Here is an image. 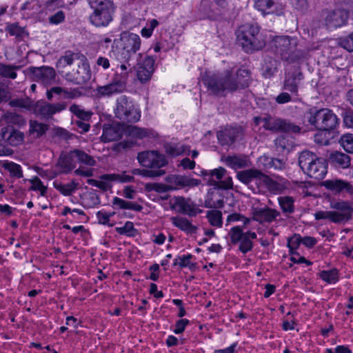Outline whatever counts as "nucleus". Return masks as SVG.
<instances>
[{
  "label": "nucleus",
  "instance_id": "f257e3e1",
  "mask_svg": "<svg viewBox=\"0 0 353 353\" xmlns=\"http://www.w3.org/2000/svg\"><path fill=\"white\" fill-rule=\"evenodd\" d=\"M202 80L212 94L225 97L248 86L250 71L245 68L227 70L220 74H206Z\"/></svg>",
  "mask_w": 353,
  "mask_h": 353
},
{
  "label": "nucleus",
  "instance_id": "f03ea898",
  "mask_svg": "<svg viewBox=\"0 0 353 353\" xmlns=\"http://www.w3.org/2000/svg\"><path fill=\"white\" fill-rule=\"evenodd\" d=\"M75 63L77 69L65 74V79L74 84L81 85L91 78L90 65L86 57L79 52L67 50L57 61V67L64 68Z\"/></svg>",
  "mask_w": 353,
  "mask_h": 353
},
{
  "label": "nucleus",
  "instance_id": "7ed1b4c3",
  "mask_svg": "<svg viewBox=\"0 0 353 353\" xmlns=\"http://www.w3.org/2000/svg\"><path fill=\"white\" fill-rule=\"evenodd\" d=\"M274 52L289 63H295L303 60L305 52L298 48L297 39L289 36H276L272 41Z\"/></svg>",
  "mask_w": 353,
  "mask_h": 353
},
{
  "label": "nucleus",
  "instance_id": "20e7f679",
  "mask_svg": "<svg viewBox=\"0 0 353 353\" xmlns=\"http://www.w3.org/2000/svg\"><path fill=\"white\" fill-rule=\"evenodd\" d=\"M237 41L246 52L260 50L265 46V41L256 24L241 26L237 30Z\"/></svg>",
  "mask_w": 353,
  "mask_h": 353
},
{
  "label": "nucleus",
  "instance_id": "39448f33",
  "mask_svg": "<svg viewBox=\"0 0 353 353\" xmlns=\"http://www.w3.org/2000/svg\"><path fill=\"white\" fill-rule=\"evenodd\" d=\"M124 134L133 138L143 139L150 135V131L135 125L125 126L120 123H113L103 125L101 138L103 142L115 141L120 139Z\"/></svg>",
  "mask_w": 353,
  "mask_h": 353
},
{
  "label": "nucleus",
  "instance_id": "423d86ee",
  "mask_svg": "<svg viewBox=\"0 0 353 353\" xmlns=\"http://www.w3.org/2000/svg\"><path fill=\"white\" fill-rule=\"evenodd\" d=\"M310 125L321 131H330L339 124V119L332 110L328 108H310L305 114Z\"/></svg>",
  "mask_w": 353,
  "mask_h": 353
},
{
  "label": "nucleus",
  "instance_id": "0eeeda50",
  "mask_svg": "<svg viewBox=\"0 0 353 353\" xmlns=\"http://www.w3.org/2000/svg\"><path fill=\"white\" fill-rule=\"evenodd\" d=\"M299 165L310 178L323 179L327 174V163L310 151L305 150L300 153Z\"/></svg>",
  "mask_w": 353,
  "mask_h": 353
},
{
  "label": "nucleus",
  "instance_id": "6e6552de",
  "mask_svg": "<svg viewBox=\"0 0 353 353\" xmlns=\"http://www.w3.org/2000/svg\"><path fill=\"white\" fill-rule=\"evenodd\" d=\"M254 121L256 125L263 123V127L272 132H292L297 133L301 131V128L290 122L288 120L278 117H274L270 115H266L263 117H255Z\"/></svg>",
  "mask_w": 353,
  "mask_h": 353
},
{
  "label": "nucleus",
  "instance_id": "1a4fd4ad",
  "mask_svg": "<svg viewBox=\"0 0 353 353\" xmlns=\"http://www.w3.org/2000/svg\"><path fill=\"white\" fill-rule=\"evenodd\" d=\"M121 40L123 46L117 52V60L126 62L137 61L138 57L141 55L140 53H137L141 46V39L139 36L134 33H130L123 36Z\"/></svg>",
  "mask_w": 353,
  "mask_h": 353
},
{
  "label": "nucleus",
  "instance_id": "9d476101",
  "mask_svg": "<svg viewBox=\"0 0 353 353\" xmlns=\"http://www.w3.org/2000/svg\"><path fill=\"white\" fill-rule=\"evenodd\" d=\"M114 114L117 119L128 123L137 122L141 117L140 112L125 95H121L117 99Z\"/></svg>",
  "mask_w": 353,
  "mask_h": 353
},
{
  "label": "nucleus",
  "instance_id": "9b49d317",
  "mask_svg": "<svg viewBox=\"0 0 353 353\" xmlns=\"http://www.w3.org/2000/svg\"><path fill=\"white\" fill-rule=\"evenodd\" d=\"M228 235L232 244H238L239 250L242 254H246L253 249V240L257 237L256 232L250 230L243 232V229L239 226L232 228L229 231Z\"/></svg>",
  "mask_w": 353,
  "mask_h": 353
},
{
  "label": "nucleus",
  "instance_id": "f8f14e48",
  "mask_svg": "<svg viewBox=\"0 0 353 353\" xmlns=\"http://www.w3.org/2000/svg\"><path fill=\"white\" fill-rule=\"evenodd\" d=\"M236 178L243 184L249 185L254 181L257 186H265L272 188L276 185V182L268 175L255 168L239 171Z\"/></svg>",
  "mask_w": 353,
  "mask_h": 353
},
{
  "label": "nucleus",
  "instance_id": "ddd939ff",
  "mask_svg": "<svg viewBox=\"0 0 353 353\" xmlns=\"http://www.w3.org/2000/svg\"><path fill=\"white\" fill-rule=\"evenodd\" d=\"M128 74L124 73H116L112 81L105 85L97 86L95 90L97 97H110L114 94L124 92L126 89Z\"/></svg>",
  "mask_w": 353,
  "mask_h": 353
},
{
  "label": "nucleus",
  "instance_id": "4468645a",
  "mask_svg": "<svg viewBox=\"0 0 353 353\" xmlns=\"http://www.w3.org/2000/svg\"><path fill=\"white\" fill-rule=\"evenodd\" d=\"M137 160L142 166L153 170H163L161 168L168 163L165 157L156 150L139 152Z\"/></svg>",
  "mask_w": 353,
  "mask_h": 353
},
{
  "label": "nucleus",
  "instance_id": "2eb2a0df",
  "mask_svg": "<svg viewBox=\"0 0 353 353\" xmlns=\"http://www.w3.org/2000/svg\"><path fill=\"white\" fill-rule=\"evenodd\" d=\"M93 12L90 15V21L97 27L107 26L112 20L114 5L92 8Z\"/></svg>",
  "mask_w": 353,
  "mask_h": 353
},
{
  "label": "nucleus",
  "instance_id": "dca6fc26",
  "mask_svg": "<svg viewBox=\"0 0 353 353\" xmlns=\"http://www.w3.org/2000/svg\"><path fill=\"white\" fill-rule=\"evenodd\" d=\"M348 18V10L344 8H336L326 12L324 22L328 29L336 28L345 25Z\"/></svg>",
  "mask_w": 353,
  "mask_h": 353
},
{
  "label": "nucleus",
  "instance_id": "f3484780",
  "mask_svg": "<svg viewBox=\"0 0 353 353\" xmlns=\"http://www.w3.org/2000/svg\"><path fill=\"white\" fill-rule=\"evenodd\" d=\"M171 208L189 216H195L202 212L190 199L182 196L174 197L171 203Z\"/></svg>",
  "mask_w": 353,
  "mask_h": 353
},
{
  "label": "nucleus",
  "instance_id": "a211bd4d",
  "mask_svg": "<svg viewBox=\"0 0 353 353\" xmlns=\"http://www.w3.org/2000/svg\"><path fill=\"white\" fill-rule=\"evenodd\" d=\"M65 108L66 103L63 102L48 103L46 101H37L34 106V112L41 119H49Z\"/></svg>",
  "mask_w": 353,
  "mask_h": 353
},
{
  "label": "nucleus",
  "instance_id": "6ab92c4d",
  "mask_svg": "<svg viewBox=\"0 0 353 353\" xmlns=\"http://www.w3.org/2000/svg\"><path fill=\"white\" fill-rule=\"evenodd\" d=\"M30 71L32 75V79L38 83L48 85L54 81L56 73L54 68L51 67H32L30 68Z\"/></svg>",
  "mask_w": 353,
  "mask_h": 353
},
{
  "label": "nucleus",
  "instance_id": "aec40b11",
  "mask_svg": "<svg viewBox=\"0 0 353 353\" xmlns=\"http://www.w3.org/2000/svg\"><path fill=\"white\" fill-rule=\"evenodd\" d=\"M1 137L5 143L11 146L19 145L24 140V134L11 125L1 128Z\"/></svg>",
  "mask_w": 353,
  "mask_h": 353
},
{
  "label": "nucleus",
  "instance_id": "412c9836",
  "mask_svg": "<svg viewBox=\"0 0 353 353\" xmlns=\"http://www.w3.org/2000/svg\"><path fill=\"white\" fill-rule=\"evenodd\" d=\"M332 209L336 210V214L339 216V223H345L351 219L353 212V203L346 201H339L331 203Z\"/></svg>",
  "mask_w": 353,
  "mask_h": 353
},
{
  "label": "nucleus",
  "instance_id": "4be33fe9",
  "mask_svg": "<svg viewBox=\"0 0 353 353\" xmlns=\"http://www.w3.org/2000/svg\"><path fill=\"white\" fill-rule=\"evenodd\" d=\"M168 185H172L174 190L184 187H195L201 184V181L196 179L182 176L170 175L165 177Z\"/></svg>",
  "mask_w": 353,
  "mask_h": 353
},
{
  "label": "nucleus",
  "instance_id": "5701e85b",
  "mask_svg": "<svg viewBox=\"0 0 353 353\" xmlns=\"http://www.w3.org/2000/svg\"><path fill=\"white\" fill-rule=\"evenodd\" d=\"M252 214L253 219L261 224L272 223L280 215L279 211L268 207L255 208Z\"/></svg>",
  "mask_w": 353,
  "mask_h": 353
},
{
  "label": "nucleus",
  "instance_id": "b1692460",
  "mask_svg": "<svg viewBox=\"0 0 353 353\" xmlns=\"http://www.w3.org/2000/svg\"><path fill=\"white\" fill-rule=\"evenodd\" d=\"M155 59L152 57H146L143 63H139L137 76L141 83L149 81L154 71Z\"/></svg>",
  "mask_w": 353,
  "mask_h": 353
},
{
  "label": "nucleus",
  "instance_id": "393cba45",
  "mask_svg": "<svg viewBox=\"0 0 353 353\" xmlns=\"http://www.w3.org/2000/svg\"><path fill=\"white\" fill-rule=\"evenodd\" d=\"M241 134L242 128L241 127H227L217 132V139L222 145H231Z\"/></svg>",
  "mask_w": 353,
  "mask_h": 353
},
{
  "label": "nucleus",
  "instance_id": "a878e982",
  "mask_svg": "<svg viewBox=\"0 0 353 353\" xmlns=\"http://www.w3.org/2000/svg\"><path fill=\"white\" fill-rule=\"evenodd\" d=\"M76 157L74 150L68 153L61 154L57 163L56 167L59 168V172L68 174L76 167Z\"/></svg>",
  "mask_w": 353,
  "mask_h": 353
},
{
  "label": "nucleus",
  "instance_id": "bb28decb",
  "mask_svg": "<svg viewBox=\"0 0 353 353\" xmlns=\"http://www.w3.org/2000/svg\"><path fill=\"white\" fill-rule=\"evenodd\" d=\"M328 160L332 165L340 169H346L351 165L350 157L339 151L330 153Z\"/></svg>",
  "mask_w": 353,
  "mask_h": 353
},
{
  "label": "nucleus",
  "instance_id": "cd10ccee",
  "mask_svg": "<svg viewBox=\"0 0 353 353\" xmlns=\"http://www.w3.org/2000/svg\"><path fill=\"white\" fill-rule=\"evenodd\" d=\"M171 223L177 228L185 232L188 234L196 232L197 227L193 225L186 218L182 216H172L170 219Z\"/></svg>",
  "mask_w": 353,
  "mask_h": 353
},
{
  "label": "nucleus",
  "instance_id": "c85d7f7f",
  "mask_svg": "<svg viewBox=\"0 0 353 353\" xmlns=\"http://www.w3.org/2000/svg\"><path fill=\"white\" fill-rule=\"evenodd\" d=\"M303 79V75L301 72L299 74L292 73L285 77L284 81V89L288 90L292 94L298 96L299 82Z\"/></svg>",
  "mask_w": 353,
  "mask_h": 353
},
{
  "label": "nucleus",
  "instance_id": "c756f323",
  "mask_svg": "<svg viewBox=\"0 0 353 353\" xmlns=\"http://www.w3.org/2000/svg\"><path fill=\"white\" fill-rule=\"evenodd\" d=\"M226 170L222 167L212 170L202 171V175L208 177V184L210 185L217 186L219 181L225 176Z\"/></svg>",
  "mask_w": 353,
  "mask_h": 353
},
{
  "label": "nucleus",
  "instance_id": "7c9ffc66",
  "mask_svg": "<svg viewBox=\"0 0 353 353\" xmlns=\"http://www.w3.org/2000/svg\"><path fill=\"white\" fill-rule=\"evenodd\" d=\"M225 163L227 166L235 170L250 166V161L246 157L237 155L228 156Z\"/></svg>",
  "mask_w": 353,
  "mask_h": 353
},
{
  "label": "nucleus",
  "instance_id": "2f4dec72",
  "mask_svg": "<svg viewBox=\"0 0 353 353\" xmlns=\"http://www.w3.org/2000/svg\"><path fill=\"white\" fill-rule=\"evenodd\" d=\"M112 205L116 209H127L136 212H141L143 210L142 205L137 203L126 201L119 197H114L113 199Z\"/></svg>",
  "mask_w": 353,
  "mask_h": 353
},
{
  "label": "nucleus",
  "instance_id": "473e14b6",
  "mask_svg": "<svg viewBox=\"0 0 353 353\" xmlns=\"http://www.w3.org/2000/svg\"><path fill=\"white\" fill-rule=\"evenodd\" d=\"M6 30L10 36L14 37L17 42L23 40L28 35L24 28L19 26L17 23L8 25Z\"/></svg>",
  "mask_w": 353,
  "mask_h": 353
},
{
  "label": "nucleus",
  "instance_id": "72a5a7b5",
  "mask_svg": "<svg viewBox=\"0 0 353 353\" xmlns=\"http://www.w3.org/2000/svg\"><path fill=\"white\" fill-rule=\"evenodd\" d=\"M277 61L271 57L265 59L262 66V73L265 78L272 77L277 71Z\"/></svg>",
  "mask_w": 353,
  "mask_h": 353
},
{
  "label": "nucleus",
  "instance_id": "f704fd0d",
  "mask_svg": "<svg viewBox=\"0 0 353 353\" xmlns=\"http://www.w3.org/2000/svg\"><path fill=\"white\" fill-rule=\"evenodd\" d=\"M3 119L8 125L21 127L26 124V120L22 116L12 112H6Z\"/></svg>",
  "mask_w": 353,
  "mask_h": 353
},
{
  "label": "nucleus",
  "instance_id": "c9c22d12",
  "mask_svg": "<svg viewBox=\"0 0 353 353\" xmlns=\"http://www.w3.org/2000/svg\"><path fill=\"white\" fill-rule=\"evenodd\" d=\"M264 167L266 169H274L275 170H282L285 168V162L280 159L270 158L268 157H263L261 158Z\"/></svg>",
  "mask_w": 353,
  "mask_h": 353
},
{
  "label": "nucleus",
  "instance_id": "e433bc0d",
  "mask_svg": "<svg viewBox=\"0 0 353 353\" xmlns=\"http://www.w3.org/2000/svg\"><path fill=\"white\" fill-rule=\"evenodd\" d=\"M69 110L77 117V119L76 120L90 121L93 114L91 111H86L77 104L71 105Z\"/></svg>",
  "mask_w": 353,
  "mask_h": 353
},
{
  "label": "nucleus",
  "instance_id": "4c0bfd02",
  "mask_svg": "<svg viewBox=\"0 0 353 353\" xmlns=\"http://www.w3.org/2000/svg\"><path fill=\"white\" fill-rule=\"evenodd\" d=\"M20 68V65H7L0 63V75L4 78L14 79L17 77L16 70Z\"/></svg>",
  "mask_w": 353,
  "mask_h": 353
},
{
  "label": "nucleus",
  "instance_id": "58836bf2",
  "mask_svg": "<svg viewBox=\"0 0 353 353\" xmlns=\"http://www.w3.org/2000/svg\"><path fill=\"white\" fill-rule=\"evenodd\" d=\"M101 180L108 181H118L122 183L131 182L134 181V178L132 175L127 174L125 172L122 174H106L101 176Z\"/></svg>",
  "mask_w": 353,
  "mask_h": 353
},
{
  "label": "nucleus",
  "instance_id": "ea45409f",
  "mask_svg": "<svg viewBox=\"0 0 353 353\" xmlns=\"http://www.w3.org/2000/svg\"><path fill=\"white\" fill-rule=\"evenodd\" d=\"M206 217L211 225L221 228L223 225L222 212L219 210H212L207 212Z\"/></svg>",
  "mask_w": 353,
  "mask_h": 353
},
{
  "label": "nucleus",
  "instance_id": "a19ab883",
  "mask_svg": "<svg viewBox=\"0 0 353 353\" xmlns=\"http://www.w3.org/2000/svg\"><path fill=\"white\" fill-rule=\"evenodd\" d=\"M78 183L74 181L70 183H54V186L57 190L61 192L64 196H70L77 190Z\"/></svg>",
  "mask_w": 353,
  "mask_h": 353
},
{
  "label": "nucleus",
  "instance_id": "79ce46f5",
  "mask_svg": "<svg viewBox=\"0 0 353 353\" xmlns=\"http://www.w3.org/2000/svg\"><path fill=\"white\" fill-rule=\"evenodd\" d=\"M48 130V126L37 121H30L29 132L30 134H36L37 137H41Z\"/></svg>",
  "mask_w": 353,
  "mask_h": 353
},
{
  "label": "nucleus",
  "instance_id": "37998d69",
  "mask_svg": "<svg viewBox=\"0 0 353 353\" xmlns=\"http://www.w3.org/2000/svg\"><path fill=\"white\" fill-rule=\"evenodd\" d=\"M254 8L263 14H270L274 2L273 0H253Z\"/></svg>",
  "mask_w": 353,
  "mask_h": 353
},
{
  "label": "nucleus",
  "instance_id": "c03bdc74",
  "mask_svg": "<svg viewBox=\"0 0 353 353\" xmlns=\"http://www.w3.org/2000/svg\"><path fill=\"white\" fill-rule=\"evenodd\" d=\"M74 155L77 162L83 163L90 166H93L96 164V161L82 150L75 149Z\"/></svg>",
  "mask_w": 353,
  "mask_h": 353
},
{
  "label": "nucleus",
  "instance_id": "a18cd8bd",
  "mask_svg": "<svg viewBox=\"0 0 353 353\" xmlns=\"http://www.w3.org/2000/svg\"><path fill=\"white\" fill-rule=\"evenodd\" d=\"M294 200L290 196H281L279 198V205L283 212L292 213L294 211Z\"/></svg>",
  "mask_w": 353,
  "mask_h": 353
},
{
  "label": "nucleus",
  "instance_id": "49530a36",
  "mask_svg": "<svg viewBox=\"0 0 353 353\" xmlns=\"http://www.w3.org/2000/svg\"><path fill=\"white\" fill-rule=\"evenodd\" d=\"M132 174L135 175H141L145 177L149 178H156L159 176H161L165 174V170H148V169H134L132 171Z\"/></svg>",
  "mask_w": 353,
  "mask_h": 353
},
{
  "label": "nucleus",
  "instance_id": "de8ad7c7",
  "mask_svg": "<svg viewBox=\"0 0 353 353\" xmlns=\"http://www.w3.org/2000/svg\"><path fill=\"white\" fill-rule=\"evenodd\" d=\"M29 181L32 184L29 188V190L39 191L41 196H46L47 193V186L44 185L43 182L38 176H34L33 178L29 179Z\"/></svg>",
  "mask_w": 353,
  "mask_h": 353
},
{
  "label": "nucleus",
  "instance_id": "09e8293b",
  "mask_svg": "<svg viewBox=\"0 0 353 353\" xmlns=\"http://www.w3.org/2000/svg\"><path fill=\"white\" fill-rule=\"evenodd\" d=\"M345 181L336 179L332 181H326L325 185L327 189L340 193L344 191Z\"/></svg>",
  "mask_w": 353,
  "mask_h": 353
},
{
  "label": "nucleus",
  "instance_id": "8fccbe9b",
  "mask_svg": "<svg viewBox=\"0 0 353 353\" xmlns=\"http://www.w3.org/2000/svg\"><path fill=\"white\" fill-rule=\"evenodd\" d=\"M320 278L328 283H334L339 280L338 271L336 269L331 270H323L319 274Z\"/></svg>",
  "mask_w": 353,
  "mask_h": 353
},
{
  "label": "nucleus",
  "instance_id": "3c124183",
  "mask_svg": "<svg viewBox=\"0 0 353 353\" xmlns=\"http://www.w3.org/2000/svg\"><path fill=\"white\" fill-rule=\"evenodd\" d=\"M339 143L347 152L353 153V134H343L340 138Z\"/></svg>",
  "mask_w": 353,
  "mask_h": 353
},
{
  "label": "nucleus",
  "instance_id": "603ef678",
  "mask_svg": "<svg viewBox=\"0 0 353 353\" xmlns=\"http://www.w3.org/2000/svg\"><path fill=\"white\" fill-rule=\"evenodd\" d=\"M336 211H318L314 214L316 220L320 219H329L330 221L334 223H339L336 218Z\"/></svg>",
  "mask_w": 353,
  "mask_h": 353
},
{
  "label": "nucleus",
  "instance_id": "864d4df0",
  "mask_svg": "<svg viewBox=\"0 0 353 353\" xmlns=\"http://www.w3.org/2000/svg\"><path fill=\"white\" fill-rule=\"evenodd\" d=\"M4 168L10 173L12 176L20 179L23 177V171L21 165L13 162L7 163Z\"/></svg>",
  "mask_w": 353,
  "mask_h": 353
},
{
  "label": "nucleus",
  "instance_id": "5fc2aeb1",
  "mask_svg": "<svg viewBox=\"0 0 353 353\" xmlns=\"http://www.w3.org/2000/svg\"><path fill=\"white\" fill-rule=\"evenodd\" d=\"M116 231L120 234H125L129 236H133L135 234L136 230L134 228V224L131 221H127L122 227H117Z\"/></svg>",
  "mask_w": 353,
  "mask_h": 353
},
{
  "label": "nucleus",
  "instance_id": "6e6d98bb",
  "mask_svg": "<svg viewBox=\"0 0 353 353\" xmlns=\"http://www.w3.org/2000/svg\"><path fill=\"white\" fill-rule=\"evenodd\" d=\"M99 198L95 194H90L85 196L83 200V206L85 208H91L99 205Z\"/></svg>",
  "mask_w": 353,
  "mask_h": 353
},
{
  "label": "nucleus",
  "instance_id": "4d7b16f0",
  "mask_svg": "<svg viewBox=\"0 0 353 353\" xmlns=\"http://www.w3.org/2000/svg\"><path fill=\"white\" fill-rule=\"evenodd\" d=\"M72 123L74 129L81 134L88 132L90 128L89 121H87L72 120Z\"/></svg>",
  "mask_w": 353,
  "mask_h": 353
},
{
  "label": "nucleus",
  "instance_id": "13d9d810",
  "mask_svg": "<svg viewBox=\"0 0 353 353\" xmlns=\"http://www.w3.org/2000/svg\"><path fill=\"white\" fill-rule=\"evenodd\" d=\"M302 243V237L300 234H294L292 237L288 240V246L290 248V252L296 251Z\"/></svg>",
  "mask_w": 353,
  "mask_h": 353
},
{
  "label": "nucleus",
  "instance_id": "bf43d9fd",
  "mask_svg": "<svg viewBox=\"0 0 353 353\" xmlns=\"http://www.w3.org/2000/svg\"><path fill=\"white\" fill-rule=\"evenodd\" d=\"M226 221H227V224H229L231 222L242 221L243 223V226L248 225L250 222V219H248L239 213H233V214H230L228 216Z\"/></svg>",
  "mask_w": 353,
  "mask_h": 353
},
{
  "label": "nucleus",
  "instance_id": "052dcab7",
  "mask_svg": "<svg viewBox=\"0 0 353 353\" xmlns=\"http://www.w3.org/2000/svg\"><path fill=\"white\" fill-rule=\"evenodd\" d=\"M339 45L349 52L353 51V32L347 37L341 38L339 42Z\"/></svg>",
  "mask_w": 353,
  "mask_h": 353
},
{
  "label": "nucleus",
  "instance_id": "680f3d73",
  "mask_svg": "<svg viewBox=\"0 0 353 353\" xmlns=\"http://www.w3.org/2000/svg\"><path fill=\"white\" fill-rule=\"evenodd\" d=\"M82 95L79 88H64L63 98L64 99H74Z\"/></svg>",
  "mask_w": 353,
  "mask_h": 353
},
{
  "label": "nucleus",
  "instance_id": "e2e57ef3",
  "mask_svg": "<svg viewBox=\"0 0 353 353\" xmlns=\"http://www.w3.org/2000/svg\"><path fill=\"white\" fill-rule=\"evenodd\" d=\"M290 254V260L294 263H306L307 265H310L312 264L311 261L307 260L304 256H300L296 251L292 252Z\"/></svg>",
  "mask_w": 353,
  "mask_h": 353
},
{
  "label": "nucleus",
  "instance_id": "0e129e2a",
  "mask_svg": "<svg viewBox=\"0 0 353 353\" xmlns=\"http://www.w3.org/2000/svg\"><path fill=\"white\" fill-rule=\"evenodd\" d=\"M65 19V14L62 10H59L49 17V22L52 24H59Z\"/></svg>",
  "mask_w": 353,
  "mask_h": 353
},
{
  "label": "nucleus",
  "instance_id": "69168bd1",
  "mask_svg": "<svg viewBox=\"0 0 353 353\" xmlns=\"http://www.w3.org/2000/svg\"><path fill=\"white\" fill-rule=\"evenodd\" d=\"M88 183L104 191L107 190L110 187L105 180L97 181L95 179H88Z\"/></svg>",
  "mask_w": 353,
  "mask_h": 353
},
{
  "label": "nucleus",
  "instance_id": "338daca9",
  "mask_svg": "<svg viewBox=\"0 0 353 353\" xmlns=\"http://www.w3.org/2000/svg\"><path fill=\"white\" fill-rule=\"evenodd\" d=\"M189 320L188 319H180L176 321L175 325V329L173 330V332L175 334H181L182 333L186 327L189 324Z\"/></svg>",
  "mask_w": 353,
  "mask_h": 353
},
{
  "label": "nucleus",
  "instance_id": "774afa93",
  "mask_svg": "<svg viewBox=\"0 0 353 353\" xmlns=\"http://www.w3.org/2000/svg\"><path fill=\"white\" fill-rule=\"evenodd\" d=\"M114 214V213L108 214L103 211H99L97 213V217L99 223L101 224L106 225L110 221V218Z\"/></svg>",
  "mask_w": 353,
  "mask_h": 353
}]
</instances>
